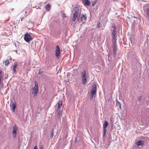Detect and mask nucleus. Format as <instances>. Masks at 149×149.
I'll use <instances>...</instances> for the list:
<instances>
[{"label": "nucleus", "instance_id": "obj_1", "mask_svg": "<svg viewBox=\"0 0 149 149\" xmlns=\"http://www.w3.org/2000/svg\"><path fill=\"white\" fill-rule=\"evenodd\" d=\"M80 10L79 7L78 6L75 7L73 11V16L72 21L73 22H75L76 19L77 18L79 14Z\"/></svg>", "mask_w": 149, "mask_h": 149}, {"label": "nucleus", "instance_id": "obj_2", "mask_svg": "<svg viewBox=\"0 0 149 149\" xmlns=\"http://www.w3.org/2000/svg\"><path fill=\"white\" fill-rule=\"evenodd\" d=\"M35 83V86L33 88L32 93L34 94V96H36L38 92V84L37 81H35L34 82Z\"/></svg>", "mask_w": 149, "mask_h": 149}, {"label": "nucleus", "instance_id": "obj_3", "mask_svg": "<svg viewBox=\"0 0 149 149\" xmlns=\"http://www.w3.org/2000/svg\"><path fill=\"white\" fill-rule=\"evenodd\" d=\"M33 39L31 35L28 33H26L24 35V40L27 42H29Z\"/></svg>", "mask_w": 149, "mask_h": 149}, {"label": "nucleus", "instance_id": "obj_4", "mask_svg": "<svg viewBox=\"0 0 149 149\" xmlns=\"http://www.w3.org/2000/svg\"><path fill=\"white\" fill-rule=\"evenodd\" d=\"M18 127L16 125L13 127V138H15L16 136L17 131V130Z\"/></svg>", "mask_w": 149, "mask_h": 149}, {"label": "nucleus", "instance_id": "obj_5", "mask_svg": "<svg viewBox=\"0 0 149 149\" xmlns=\"http://www.w3.org/2000/svg\"><path fill=\"white\" fill-rule=\"evenodd\" d=\"M97 86L95 84H94L93 85L92 90L91 92V93L93 95L95 94L96 93Z\"/></svg>", "mask_w": 149, "mask_h": 149}, {"label": "nucleus", "instance_id": "obj_6", "mask_svg": "<svg viewBox=\"0 0 149 149\" xmlns=\"http://www.w3.org/2000/svg\"><path fill=\"white\" fill-rule=\"evenodd\" d=\"M117 49V45L115 43L113 48V54H114V57H115L117 54L116 51Z\"/></svg>", "mask_w": 149, "mask_h": 149}, {"label": "nucleus", "instance_id": "obj_7", "mask_svg": "<svg viewBox=\"0 0 149 149\" xmlns=\"http://www.w3.org/2000/svg\"><path fill=\"white\" fill-rule=\"evenodd\" d=\"M87 19L86 15L85 14L82 13L80 18L81 21L83 22V20H86Z\"/></svg>", "mask_w": 149, "mask_h": 149}, {"label": "nucleus", "instance_id": "obj_8", "mask_svg": "<svg viewBox=\"0 0 149 149\" xmlns=\"http://www.w3.org/2000/svg\"><path fill=\"white\" fill-rule=\"evenodd\" d=\"M56 48L55 55L57 57H58L60 55V49L59 46H56Z\"/></svg>", "mask_w": 149, "mask_h": 149}, {"label": "nucleus", "instance_id": "obj_9", "mask_svg": "<svg viewBox=\"0 0 149 149\" xmlns=\"http://www.w3.org/2000/svg\"><path fill=\"white\" fill-rule=\"evenodd\" d=\"M144 141L140 140L137 142H136V144L138 146H142L144 145Z\"/></svg>", "mask_w": 149, "mask_h": 149}, {"label": "nucleus", "instance_id": "obj_10", "mask_svg": "<svg viewBox=\"0 0 149 149\" xmlns=\"http://www.w3.org/2000/svg\"><path fill=\"white\" fill-rule=\"evenodd\" d=\"M83 3L85 5L89 6L90 5L91 2L89 0H84Z\"/></svg>", "mask_w": 149, "mask_h": 149}, {"label": "nucleus", "instance_id": "obj_11", "mask_svg": "<svg viewBox=\"0 0 149 149\" xmlns=\"http://www.w3.org/2000/svg\"><path fill=\"white\" fill-rule=\"evenodd\" d=\"M116 30L115 29H113L112 31V35H113V37H112V38L113 39H114L115 41H116V39L115 38V35H116Z\"/></svg>", "mask_w": 149, "mask_h": 149}, {"label": "nucleus", "instance_id": "obj_12", "mask_svg": "<svg viewBox=\"0 0 149 149\" xmlns=\"http://www.w3.org/2000/svg\"><path fill=\"white\" fill-rule=\"evenodd\" d=\"M58 105V109L60 110L62 107V102L61 101H60L57 104Z\"/></svg>", "mask_w": 149, "mask_h": 149}, {"label": "nucleus", "instance_id": "obj_13", "mask_svg": "<svg viewBox=\"0 0 149 149\" xmlns=\"http://www.w3.org/2000/svg\"><path fill=\"white\" fill-rule=\"evenodd\" d=\"M45 8L46 10L48 11L50 10V4L49 3H48L45 5Z\"/></svg>", "mask_w": 149, "mask_h": 149}, {"label": "nucleus", "instance_id": "obj_14", "mask_svg": "<svg viewBox=\"0 0 149 149\" xmlns=\"http://www.w3.org/2000/svg\"><path fill=\"white\" fill-rule=\"evenodd\" d=\"M12 109L13 112L15 111V109L16 108V105L15 102H13L12 105Z\"/></svg>", "mask_w": 149, "mask_h": 149}, {"label": "nucleus", "instance_id": "obj_15", "mask_svg": "<svg viewBox=\"0 0 149 149\" xmlns=\"http://www.w3.org/2000/svg\"><path fill=\"white\" fill-rule=\"evenodd\" d=\"M82 81L83 84H85L86 83V77H81Z\"/></svg>", "mask_w": 149, "mask_h": 149}, {"label": "nucleus", "instance_id": "obj_16", "mask_svg": "<svg viewBox=\"0 0 149 149\" xmlns=\"http://www.w3.org/2000/svg\"><path fill=\"white\" fill-rule=\"evenodd\" d=\"M3 63L6 66H8L10 63L8 59H6L4 62Z\"/></svg>", "mask_w": 149, "mask_h": 149}, {"label": "nucleus", "instance_id": "obj_17", "mask_svg": "<svg viewBox=\"0 0 149 149\" xmlns=\"http://www.w3.org/2000/svg\"><path fill=\"white\" fill-rule=\"evenodd\" d=\"M108 124H109V123H108V122L107 121H105L104 122L103 124V128H107V127L108 126Z\"/></svg>", "mask_w": 149, "mask_h": 149}, {"label": "nucleus", "instance_id": "obj_18", "mask_svg": "<svg viewBox=\"0 0 149 149\" xmlns=\"http://www.w3.org/2000/svg\"><path fill=\"white\" fill-rule=\"evenodd\" d=\"M81 77H86V71L85 70H84L81 73Z\"/></svg>", "mask_w": 149, "mask_h": 149}, {"label": "nucleus", "instance_id": "obj_19", "mask_svg": "<svg viewBox=\"0 0 149 149\" xmlns=\"http://www.w3.org/2000/svg\"><path fill=\"white\" fill-rule=\"evenodd\" d=\"M54 128H53L52 129V131L51 132L50 137V138L51 139H52V137L53 136L54 132Z\"/></svg>", "mask_w": 149, "mask_h": 149}, {"label": "nucleus", "instance_id": "obj_20", "mask_svg": "<svg viewBox=\"0 0 149 149\" xmlns=\"http://www.w3.org/2000/svg\"><path fill=\"white\" fill-rule=\"evenodd\" d=\"M18 66V64L16 62L13 65V68H16Z\"/></svg>", "mask_w": 149, "mask_h": 149}, {"label": "nucleus", "instance_id": "obj_21", "mask_svg": "<svg viewBox=\"0 0 149 149\" xmlns=\"http://www.w3.org/2000/svg\"><path fill=\"white\" fill-rule=\"evenodd\" d=\"M116 105L119 106L120 107H121V104L119 102H117L116 103Z\"/></svg>", "mask_w": 149, "mask_h": 149}, {"label": "nucleus", "instance_id": "obj_22", "mask_svg": "<svg viewBox=\"0 0 149 149\" xmlns=\"http://www.w3.org/2000/svg\"><path fill=\"white\" fill-rule=\"evenodd\" d=\"M61 115V112L60 111H59L57 113V117L58 118H59Z\"/></svg>", "mask_w": 149, "mask_h": 149}, {"label": "nucleus", "instance_id": "obj_23", "mask_svg": "<svg viewBox=\"0 0 149 149\" xmlns=\"http://www.w3.org/2000/svg\"><path fill=\"white\" fill-rule=\"evenodd\" d=\"M107 132V128H103V133H106Z\"/></svg>", "mask_w": 149, "mask_h": 149}, {"label": "nucleus", "instance_id": "obj_24", "mask_svg": "<svg viewBox=\"0 0 149 149\" xmlns=\"http://www.w3.org/2000/svg\"><path fill=\"white\" fill-rule=\"evenodd\" d=\"M100 24H101V23H100V22H99L98 23L97 25V26L98 28H100Z\"/></svg>", "mask_w": 149, "mask_h": 149}, {"label": "nucleus", "instance_id": "obj_25", "mask_svg": "<svg viewBox=\"0 0 149 149\" xmlns=\"http://www.w3.org/2000/svg\"><path fill=\"white\" fill-rule=\"evenodd\" d=\"M142 99V96H140V97H139V101H141V100Z\"/></svg>", "mask_w": 149, "mask_h": 149}, {"label": "nucleus", "instance_id": "obj_26", "mask_svg": "<svg viewBox=\"0 0 149 149\" xmlns=\"http://www.w3.org/2000/svg\"><path fill=\"white\" fill-rule=\"evenodd\" d=\"M42 73V72L40 70H39V72L38 73L39 74H41Z\"/></svg>", "mask_w": 149, "mask_h": 149}, {"label": "nucleus", "instance_id": "obj_27", "mask_svg": "<svg viewBox=\"0 0 149 149\" xmlns=\"http://www.w3.org/2000/svg\"><path fill=\"white\" fill-rule=\"evenodd\" d=\"M112 27L113 28V29H115L116 30V26L115 25H113Z\"/></svg>", "mask_w": 149, "mask_h": 149}, {"label": "nucleus", "instance_id": "obj_28", "mask_svg": "<svg viewBox=\"0 0 149 149\" xmlns=\"http://www.w3.org/2000/svg\"><path fill=\"white\" fill-rule=\"evenodd\" d=\"M16 71V68H13V73H15Z\"/></svg>", "mask_w": 149, "mask_h": 149}, {"label": "nucleus", "instance_id": "obj_29", "mask_svg": "<svg viewBox=\"0 0 149 149\" xmlns=\"http://www.w3.org/2000/svg\"><path fill=\"white\" fill-rule=\"evenodd\" d=\"M63 16L64 17H66V15L65 14H63Z\"/></svg>", "mask_w": 149, "mask_h": 149}, {"label": "nucleus", "instance_id": "obj_30", "mask_svg": "<svg viewBox=\"0 0 149 149\" xmlns=\"http://www.w3.org/2000/svg\"><path fill=\"white\" fill-rule=\"evenodd\" d=\"M33 149H38V148L37 147V146H35L34 147Z\"/></svg>", "mask_w": 149, "mask_h": 149}, {"label": "nucleus", "instance_id": "obj_31", "mask_svg": "<svg viewBox=\"0 0 149 149\" xmlns=\"http://www.w3.org/2000/svg\"><path fill=\"white\" fill-rule=\"evenodd\" d=\"M96 3V2H94L93 3V6H94L95 4Z\"/></svg>", "mask_w": 149, "mask_h": 149}, {"label": "nucleus", "instance_id": "obj_32", "mask_svg": "<svg viewBox=\"0 0 149 149\" xmlns=\"http://www.w3.org/2000/svg\"><path fill=\"white\" fill-rule=\"evenodd\" d=\"M106 133H103V136L104 137L106 135Z\"/></svg>", "mask_w": 149, "mask_h": 149}, {"label": "nucleus", "instance_id": "obj_33", "mask_svg": "<svg viewBox=\"0 0 149 149\" xmlns=\"http://www.w3.org/2000/svg\"><path fill=\"white\" fill-rule=\"evenodd\" d=\"M24 18L23 17H22L21 18V21H22V20L23 19H24Z\"/></svg>", "mask_w": 149, "mask_h": 149}, {"label": "nucleus", "instance_id": "obj_34", "mask_svg": "<svg viewBox=\"0 0 149 149\" xmlns=\"http://www.w3.org/2000/svg\"><path fill=\"white\" fill-rule=\"evenodd\" d=\"M41 149H43V148H41Z\"/></svg>", "mask_w": 149, "mask_h": 149}]
</instances>
